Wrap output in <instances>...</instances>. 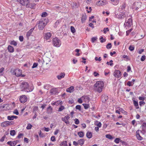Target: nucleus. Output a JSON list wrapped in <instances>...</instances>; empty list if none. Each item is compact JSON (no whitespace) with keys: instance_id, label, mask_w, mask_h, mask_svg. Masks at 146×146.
<instances>
[{"instance_id":"1","label":"nucleus","mask_w":146,"mask_h":146,"mask_svg":"<svg viewBox=\"0 0 146 146\" xmlns=\"http://www.w3.org/2000/svg\"><path fill=\"white\" fill-rule=\"evenodd\" d=\"M20 88L21 91H25L27 92H31L34 89L33 86H29L28 83L25 82H22L20 85Z\"/></svg>"},{"instance_id":"2","label":"nucleus","mask_w":146,"mask_h":146,"mask_svg":"<svg viewBox=\"0 0 146 146\" xmlns=\"http://www.w3.org/2000/svg\"><path fill=\"white\" fill-rule=\"evenodd\" d=\"M104 86V83L102 81H98L94 85V90L99 93H100L102 92Z\"/></svg>"},{"instance_id":"3","label":"nucleus","mask_w":146,"mask_h":146,"mask_svg":"<svg viewBox=\"0 0 146 146\" xmlns=\"http://www.w3.org/2000/svg\"><path fill=\"white\" fill-rule=\"evenodd\" d=\"M53 45L56 47H59L60 46L61 42L60 40L57 38H53L52 40Z\"/></svg>"},{"instance_id":"4","label":"nucleus","mask_w":146,"mask_h":146,"mask_svg":"<svg viewBox=\"0 0 146 146\" xmlns=\"http://www.w3.org/2000/svg\"><path fill=\"white\" fill-rule=\"evenodd\" d=\"M37 23L38 24V28L40 30H42L47 24L43 21H38Z\"/></svg>"},{"instance_id":"5","label":"nucleus","mask_w":146,"mask_h":146,"mask_svg":"<svg viewBox=\"0 0 146 146\" xmlns=\"http://www.w3.org/2000/svg\"><path fill=\"white\" fill-rule=\"evenodd\" d=\"M14 124V122L13 121H6L1 123V125L3 127H5L9 125H13Z\"/></svg>"},{"instance_id":"6","label":"nucleus","mask_w":146,"mask_h":146,"mask_svg":"<svg viewBox=\"0 0 146 146\" xmlns=\"http://www.w3.org/2000/svg\"><path fill=\"white\" fill-rule=\"evenodd\" d=\"M132 25V20L130 18H129L127 21L125 22L124 25L127 26L128 27H130Z\"/></svg>"},{"instance_id":"7","label":"nucleus","mask_w":146,"mask_h":146,"mask_svg":"<svg viewBox=\"0 0 146 146\" xmlns=\"http://www.w3.org/2000/svg\"><path fill=\"white\" fill-rule=\"evenodd\" d=\"M27 98L25 95H22L20 96V101L21 103H24L27 101Z\"/></svg>"},{"instance_id":"8","label":"nucleus","mask_w":146,"mask_h":146,"mask_svg":"<svg viewBox=\"0 0 146 146\" xmlns=\"http://www.w3.org/2000/svg\"><path fill=\"white\" fill-rule=\"evenodd\" d=\"M17 1L23 6H25L30 2V0H17Z\"/></svg>"},{"instance_id":"9","label":"nucleus","mask_w":146,"mask_h":146,"mask_svg":"<svg viewBox=\"0 0 146 146\" xmlns=\"http://www.w3.org/2000/svg\"><path fill=\"white\" fill-rule=\"evenodd\" d=\"M13 73L17 77H19L21 75V74L22 73V70L19 69H17L15 70Z\"/></svg>"},{"instance_id":"10","label":"nucleus","mask_w":146,"mask_h":146,"mask_svg":"<svg viewBox=\"0 0 146 146\" xmlns=\"http://www.w3.org/2000/svg\"><path fill=\"white\" fill-rule=\"evenodd\" d=\"M114 76L117 78L120 77L121 76V74L119 70H115L113 73Z\"/></svg>"},{"instance_id":"11","label":"nucleus","mask_w":146,"mask_h":146,"mask_svg":"<svg viewBox=\"0 0 146 146\" xmlns=\"http://www.w3.org/2000/svg\"><path fill=\"white\" fill-rule=\"evenodd\" d=\"M36 4L35 3H30V2L28 3L27 4H26L25 5L26 7L27 8H29L31 9H34L35 8V6Z\"/></svg>"},{"instance_id":"12","label":"nucleus","mask_w":146,"mask_h":146,"mask_svg":"<svg viewBox=\"0 0 146 146\" xmlns=\"http://www.w3.org/2000/svg\"><path fill=\"white\" fill-rule=\"evenodd\" d=\"M51 36V34L50 32H48L44 34V38L46 40H48L49 39Z\"/></svg>"},{"instance_id":"13","label":"nucleus","mask_w":146,"mask_h":146,"mask_svg":"<svg viewBox=\"0 0 146 146\" xmlns=\"http://www.w3.org/2000/svg\"><path fill=\"white\" fill-rule=\"evenodd\" d=\"M17 141H9L7 143V144L11 146H15L17 143Z\"/></svg>"},{"instance_id":"14","label":"nucleus","mask_w":146,"mask_h":146,"mask_svg":"<svg viewBox=\"0 0 146 146\" xmlns=\"http://www.w3.org/2000/svg\"><path fill=\"white\" fill-rule=\"evenodd\" d=\"M108 99V97L106 95H103L101 97V100L103 102H105Z\"/></svg>"},{"instance_id":"15","label":"nucleus","mask_w":146,"mask_h":146,"mask_svg":"<svg viewBox=\"0 0 146 146\" xmlns=\"http://www.w3.org/2000/svg\"><path fill=\"white\" fill-rule=\"evenodd\" d=\"M139 130L137 131L136 132V136L137 139L138 140L141 141L143 139V137H142L140 135L139 133Z\"/></svg>"},{"instance_id":"16","label":"nucleus","mask_w":146,"mask_h":146,"mask_svg":"<svg viewBox=\"0 0 146 146\" xmlns=\"http://www.w3.org/2000/svg\"><path fill=\"white\" fill-rule=\"evenodd\" d=\"M35 29V27H33L31 29L28 31L27 34L26 36L27 38L28 39L29 36L31 35L32 32Z\"/></svg>"},{"instance_id":"17","label":"nucleus","mask_w":146,"mask_h":146,"mask_svg":"<svg viewBox=\"0 0 146 146\" xmlns=\"http://www.w3.org/2000/svg\"><path fill=\"white\" fill-rule=\"evenodd\" d=\"M50 93L52 94H57L58 92L56 88H53L52 89L50 90Z\"/></svg>"},{"instance_id":"18","label":"nucleus","mask_w":146,"mask_h":146,"mask_svg":"<svg viewBox=\"0 0 146 146\" xmlns=\"http://www.w3.org/2000/svg\"><path fill=\"white\" fill-rule=\"evenodd\" d=\"M105 2V0H100L98 2H97V5L99 6L104 5Z\"/></svg>"},{"instance_id":"19","label":"nucleus","mask_w":146,"mask_h":146,"mask_svg":"<svg viewBox=\"0 0 146 146\" xmlns=\"http://www.w3.org/2000/svg\"><path fill=\"white\" fill-rule=\"evenodd\" d=\"M65 76V73L64 72L61 73L57 76V78L59 80H60L61 78H64Z\"/></svg>"},{"instance_id":"20","label":"nucleus","mask_w":146,"mask_h":146,"mask_svg":"<svg viewBox=\"0 0 146 146\" xmlns=\"http://www.w3.org/2000/svg\"><path fill=\"white\" fill-rule=\"evenodd\" d=\"M82 98H84L86 102H89L90 101V98L88 96H84L82 97Z\"/></svg>"},{"instance_id":"21","label":"nucleus","mask_w":146,"mask_h":146,"mask_svg":"<svg viewBox=\"0 0 146 146\" xmlns=\"http://www.w3.org/2000/svg\"><path fill=\"white\" fill-rule=\"evenodd\" d=\"M38 108L37 107H35L33 109V111H34L33 112L34 113V115L33 117V119H35L36 117V116H37V113L36 111H36L38 110Z\"/></svg>"},{"instance_id":"22","label":"nucleus","mask_w":146,"mask_h":146,"mask_svg":"<svg viewBox=\"0 0 146 146\" xmlns=\"http://www.w3.org/2000/svg\"><path fill=\"white\" fill-rule=\"evenodd\" d=\"M111 3L113 5H117L119 2V0H110Z\"/></svg>"},{"instance_id":"23","label":"nucleus","mask_w":146,"mask_h":146,"mask_svg":"<svg viewBox=\"0 0 146 146\" xmlns=\"http://www.w3.org/2000/svg\"><path fill=\"white\" fill-rule=\"evenodd\" d=\"M74 88V87L73 86H71L70 88H67L66 89V91L67 92L71 93L73 91Z\"/></svg>"},{"instance_id":"24","label":"nucleus","mask_w":146,"mask_h":146,"mask_svg":"<svg viewBox=\"0 0 146 146\" xmlns=\"http://www.w3.org/2000/svg\"><path fill=\"white\" fill-rule=\"evenodd\" d=\"M7 119L8 120H13L14 118L16 119L17 118V116H15L14 115L8 116H7Z\"/></svg>"},{"instance_id":"25","label":"nucleus","mask_w":146,"mask_h":146,"mask_svg":"<svg viewBox=\"0 0 146 146\" xmlns=\"http://www.w3.org/2000/svg\"><path fill=\"white\" fill-rule=\"evenodd\" d=\"M52 108L51 106H49L47 108V113L48 114H50L52 112Z\"/></svg>"},{"instance_id":"26","label":"nucleus","mask_w":146,"mask_h":146,"mask_svg":"<svg viewBox=\"0 0 146 146\" xmlns=\"http://www.w3.org/2000/svg\"><path fill=\"white\" fill-rule=\"evenodd\" d=\"M125 16V15L123 13H121L118 15V17L119 19L124 18Z\"/></svg>"},{"instance_id":"27","label":"nucleus","mask_w":146,"mask_h":146,"mask_svg":"<svg viewBox=\"0 0 146 146\" xmlns=\"http://www.w3.org/2000/svg\"><path fill=\"white\" fill-rule=\"evenodd\" d=\"M8 49L9 51L10 52H14V48L12 46L9 45L8 47Z\"/></svg>"},{"instance_id":"28","label":"nucleus","mask_w":146,"mask_h":146,"mask_svg":"<svg viewBox=\"0 0 146 146\" xmlns=\"http://www.w3.org/2000/svg\"><path fill=\"white\" fill-rule=\"evenodd\" d=\"M69 118V116L68 115H66L64 117L62 118V120L64 121H66L68 120Z\"/></svg>"},{"instance_id":"29","label":"nucleus","mask_w":146,"mask_h":146,"mask_svg":"<svg viewBox=\"0 0 146 146\" xmlns=\"http://www.w3.org/2000/svg\"><path fill=\"white\" fill-rule=\"evenodd\" d=\"M86 135L88 138L90 139L92 136V133L88 131Z\"/></svg>"},{"instance_id":"30","label":"nucleus","mask_w":146,"mask_h":146,"mask_svg":"<svg viewBox=\"0 0 146 146\" xmlns=\"http://www.w3.org/2000/svg\"><path fill=\"white\" fill-rule=\"evenodd\" d=\"M78 135L81 137H83L84 135V133L82 131L79 132L78 133Z\"/></svg>"},{"instance_id":"31","label":"nucleus","mask_w":146,"mask_h":146,"mask_svg":"<svg viewBox=\"0 0 146 146\" xmlns=\"http://www.w3.org/2000/svg\"><path fill=\"white\" fill-rule=\"evenodd\" d=\"M114 142L117 143H119V142L123 143V142L118 138H116L114 140Z\"/></svg>"},{"instance_id":"32","label":"nucleus","mask_w":146,"mask_h":146,"mask_svg":"<svg viewBox=\"0 0 146 146\" xmlns=\"http://www.w3.org/2000/svg\"><path fill=\"white\" fill-rule=\"evenodd\" d=\"M78 144L82 145L84 144L83 139H82L79 140L78 141Z\"/></svg>"},{"instance_id":"33","label":"nucleus","mask_w":146,"mask_h":146,"mask_svg":"<svg viewBox=\"0 0 146 146\" xmlns=\"http://www.w3.org/2000/svg\"><path fill=\"white\" fill-rule=\"evenodd\" d=\"M86 19V15H83L82 19L81 21L82 23H84Z\"/></svg>"},{"instance_id":"34","label":"nucleus","mask_w":146,"mask_h":146,"mask_svg":"<svg viewBox=\"0 0 146 146\" xmlns=\"http://www.w3.org/2000/svg\"><path fill=\"white\" fill-rule=\"evenodd\" d=\"M64 109L65 107L63 106H61L59 108L58 111L59 112L61 111Z\"/></svg>"},{"instance_id":"35","label":"nucleus","mask_w":146,"mask_h":146,"mask_svg":"<svg viewBox=\"0 0 146 146\" xmlns=\"http://www.w3.org/2000/svg\"><path fill=\"white\" fill-rule=\"evenodd\" d=\"M16 134V132L15 130H11L10 131V135L11 136H14Z\"/></svg>"},{"instance_id":"36","label":"nucleus","mask_w":146,"mask_h":146,"mask_svg":"<svg viewBox=\"0 0 146 146\" xmlns=\"http://www.w3.org/2000/svg\"><path fill=\"white\" fill-rule=\"evenodd\" d=\"M60 100L58 101L57 102H54L53 103H52V105H55V106H58L60 104Z\"/></svg>"},{"instance_id":"37","label":"nucleus","mask_w":146,"mask_h":146,"mask_svg":"<svg viewBox=\"0 0 146 146\" xmlns=\"http://www.w3.org/2000/svg\"><path fill=\"white\" fill-rule=\"evenodd\" d=\"M113 61L112 60H111L109 62H106V64L108 65H110V66H112L113 65Z\"/></svg>"},{"instance_id":"38","label":"nucleus","mask_w":146,"mask_h":146,"mask_svg":"<svg viewBox=\"0 0 146 146\" xmlns=\"http://www.w3.org/2000/svg\"><path fill=\"white\" fill-rule=\"evenodd\" d=\"M142 127L143 130L146 129V123L145 122H143L142 124Z\"/></svg>"},{"instance_id":"39","label":"nucleus","mask_w":146,"mask_h":146,"mask_svg":"<svg viewBox=\"0 0 146 146\" xmlns=\"http://www.w3.org/2000/svg\"><path fill=\"white\" fill-rule=\"evenodd\" d=\"M112 47V45L111 43H108L107 45L106 46V47L108 49L111 48Z\"/></svg>"},{"instance_id":"40","label":"nucleus","mask_w":146,"mask_h":146,"mask_svg":"<svg viewBox=\"0 0 146 146\" xmlns=\"http://www.w3.org/2000/svg\"><path fill=\"white\" fill-rule=\"evenodd\" d=\"M134 104L135 106L137 107L136 108L137 109H138L139 108L138 104L137 102L135 101V100L134 101Z\"/></svg>"},{"instance_id":"41","label":"nucleus","mask_w":146,"mask_h":146,"mask_svg":"<svg viewBox=\"0 0 146 146\" xmlns=\"http://www.w3.org/2000/svg\"><path fill=\"white\" fill-rule=\"evenodd\" d=\"M106 138H108L109 139H113L112 137L110 134H107L106 135Z\"/></svg>"},{"instance_id":"42","label":"nucleus","mask_w":146,"mask_h":146,"mask_svg":"<svg viewBox=\"0 0 146 146\" xmlns=\"http://www.w3.org/2000/svg\"><path fill=\"white\" fill-rule=\"evenodd\" d=\"M70 29L72 33H74L75 32V29L73 27L71 26L70 27Z\"/></svg>"},{"instance_id":"43","label":"nucleus","mask_w":146,"mask_h":146,"mask_svg":"<svg viewBox=\"0 0 146 146\" xmlns=\"http://www.w3.org/2000/svg\"><path fill=\"white\" fill-rule=\"evenodd\" d=\"M82 105L84 107V108L85 109H87L89 107V106L88 104H83Z\"/></svg>"},{"instance_id":"44","label":"nucleus","mask_w":146,"mask_h":146,"mask_svg":"<svg viewBox=\"0 0 146 146\" xmlns=\"http://www.w3.org/2000/svg\"><path fill=\"white\" fill-rule=\"evenodd\" d=\"M39 136L41 137H44V135L43 133H42L41 130H40L38 132Z\"/></svg>"},{"instance_id":"45","label":"nucleus","mask_w":146,"mask_h":146,"mask_svg":"<svg viewBox=\"0 0 146 146\" xmlns=\"http://www.w3.org/2000/svg\"><path fill=\"white\" fill-rule=\"evenodd\" d=\"M129 49L131 51H133L134 49V47L133 46L130 45L129 47Z\"/></svg>"},{"instance_id":"46","label":"nucleus","mask_w":146,"mask_h":146,"mask_svg":"<svg viewBox=\"0 0 146 146\" xmlns=\"http://www.w3.org/2000/svg\"><path fill=\"white\" fill-rule=\"evenodd\" d=\"M32 126L31 124L30 123H28L26 128L28 129H30L31 128Z\"/></svg>"},{"instance_id":"47","label":"nucleus","mask_w":146,"mask_h":146,"mask_svg":"<svg viewBox=\"0 0 146 146\" xmlns=\"http://www.w3.org/2000/svg\"><path fill=\"white\" fill-rule=\"evenodd\" d=\"M11 45H13L15 46H16L17 45V43L15 41L13 40L11 41Z\"/></svg>"},{"instance_id":"48","label":"nucleus","mask_w":146,"mask_h":146,"mask_svg":"<svg viewBox=\"0 0 146 146\" xmlns=\"http://www.w3.org/2000/svg\"><path fill=\"white\" fill-rule=\"evenodd\" d=\"M47 13L46 12H44L42 13L41 15V16L42 17H45L47 16Z\"/></svg>"},{"instance_id":"49","label":"nucleus","mask_w":146,"mask_h":146,"mask_svg":"<svg viewBox=\"0 0 146 146\" xmlns=\"http://www.w3.org/2000/svg\"><path fill=\"white\" fill-rule=\"evenodd\" d=\"M104 33L106 34L107 31H109V29L108 28H104L103 30Z\"/></svg>"},{"instance_id":"50","label":"nucleus","mask_w":146,"mask_h":146,"mask_svg":"<svg viewBox=\"0 0 146 146\" xmlns=\"http://www.w3.org/2000/svg\"><path fill=\"white\" fill-rule=\"evenodd\" d=\"M125 3H123L122 5L121 6H120L122 10H124L125 9Z\"/></svg>"},{"instance_id":"51","label":"nucleus","mask_w":146,"mask_h":146,"mask_svg":"<svg viewBox=\"0 0 146 146\" xmlns=\"http://www.w3.org/2000/svg\"><path fill=\"white\" fill-rule=\"evenodd\" d=\"M74 120L75 121V124L78 125L79 124L80 122L78 119L76 118Z\"/></svg>"},{"instance_id":"52","label":"nucleus","mask_w":146,"mask_h":146,"mask_svg":"<svg viewBox=\"0 0 146 146\" xmlns=\"http://www.w3.org/2000/svg\"><path fill=\"white\" fill-rule=\"evenodd\" d=\"M6 136L4 135L0 139V141L2 142L4 141L5 138H6Z\"/></svg>"},{"instance_id":"53","label":"nucleus","mask_w":146,"mask_h":146,"mask_svg":"<svg viewBox=\"0 0 146 146\" xmlns=\"http://www.w3.org/2000/svg\"><path fill=\"white\" fill-rule=\"evenodd\" d=\"M145 55H143L142 56L141 58V60L142 61H144L145 59Z\"/></svg>"},{"instance_id":"54","label":"nucleus","mask_w":146,"mask_h":146,"mask_svg":"<svg viewBox=\"0 0 146 146\" xmlns=\"http://www.w3.org/2000/svg\"><path fill=\"white\" fill-rule=\"evenodd\" d=\"M60 23V21H56V22L55 23L54 25V27H57L58 26V25Z\"/></svg>"},{"instance_id":"55","label":"nucleus","mask_w":146,"mask_h":146,"mask_svg":"<svg viewBox=\"0 0 146 146\" xmlns=\"http://www.w3.org/2000/svg\"><path fill=\"white\" fill-rule=\"evenodd\" d=\"M96 37H93L92 38L91 41L92 42H94L97 40Z\"/></svg>"},{"instance_id":"56","label":"nucleus","mask_w":146,"mask_h":146,"mask_svg":"<svg viewBox=\"0 0 146 146\" xmlns=\"http://www.w3.org/2000/svg\"><path fill=\"white\" fill-rule=\"evenodd\" d=\"M51 140L52 141H56L55 137L54 136H52L51 138Z\"/></svg>"},{"instance_id":"57","label":"nucleus","mask_w":146,"mask_h":146,"mask_svg":"<svg viewBox=\"0 0 146 146\" xmlns=\"http://www.w3.org/2000/svg\"><path fill=\"white\" fill-rule=\"evenodd\" d=\"M127 86H132V82H131L130 81L128 82L127 83Z\"/></svg>"},{"instance_id":"58","label":"nucleus","mask_w":146,"mask_h":146,"mask_svg":"<svg viewBox=\"0 0 146 146\" xmlns=\"http://www.w3.org/2000/svg\"><path fill=\"white\" fill-rule=\"evenodd\" d=\"M38 65V64L36 63H34L33 66H32V68H36L37 66Z\"/></svg>"},{"instance_id":"59","label":"nucleus","mask_w":146,"mask_h":146,"mask_svg":"<svg viewBox=\"0 0 146 146\" xmlns=\"http://www.w3.org/2000/svg\"><path fill=\"white\" fill-rule=\"evenodd\" d=\"M76 109L80 110H81V107L80 105H77L76 107Z\"/></svg>"},{"instance_id":"60","label":"nucleus","mask_w":146,"mask_h":146,"mask_svg":"<svg viewBox=\"0 0 146 146\" xmlns=\"http://www.w3.org/2000/svg\"><path fill=\"white\" fill-rule=\"evenodd\" d=\"M72 6L73 8H75L77 7V4L76 3H73Z\"/></svg>"},{"instance_id":"61","label":"nucleus","mask_w":146,"mask_h":146,"mask_svg":"<svg viewBox=\"0 0 146 146\" xmlns=\"http://www.w3.org/2000/svg\"><path fill=\"white\" fill-rule=\"evenodd\" d=\"M23 135V133H20L19 134L17 137L18 138H20Z\"/></svg>"},{"instance_id":"62","label":"nucleus","mask_w":146,"mask_h":146,"mask_svg":"<svg viewBox=\"0 0 146 146\" xmlns=\"http://www.w3.org/2000/svg\"><path fill=\"white\" fill-rule=\"evenodd\" d=\"M13 113L17 115H18L19 114L18 111L17 110H15L13 112Z\"/></svg>"},{"instance_id":"63","label":"nucleus","mask_w":146,"mask_h":146,"mask_svg":"<svg viewBox=\"0 0 146 146\" xmlns=\"http://www.w3.org/2000/svg\"><path fill=\"white\" fill-rule=\"evenodd\" d=\"M119 110H120V112H122V113H126V112L123 109L121 108H119Z\"/></svg>"},{"instance_id":"64","label":"nucleus","mask_w":146,"mask_h":146,"mask_svg":"<svg viewBox=\"0 0 146 146\" xmlns=\"http://www.w3.org/2000/svg\"><path fill=\"white\" fill-rule=\"evenodd\" d=\"M19 40L21 41H23V36H20L19 37Z\"/></svg>"}]
</instances>
